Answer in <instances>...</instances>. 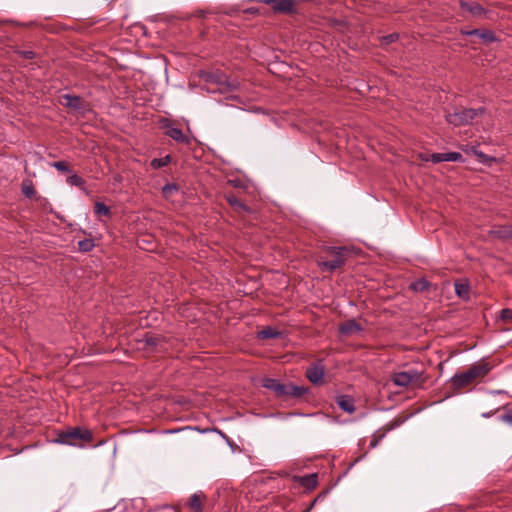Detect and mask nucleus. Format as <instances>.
Here are the masks:
<instances>
[{"label": "nucleus", "instance_id": "nucleus-1", "mask_svg": "<svg viewBox=\"0 0 512 512\" xmlns=\"http://www.w3.org/2000/svg\"><path fill=\"white\" fill-rule=\"evenodd\" d=\"M491 370V366L485 361H479L471 365L466 371L456 373L449 380L450 386L454 391H459L470 385L476 380L485 377Z\"/></svg>", "mask_w": 512, "mask_h": 512}, {"label": "nucleus", "instance_id": "nucleus-2", "mask_svg": "<svg viewBox=\"0 0 512 512\" xmlns=\"http://www.w3.org/2000/svg\"><path fill=\"white\" fill-rule=\"evenodd\" d=\"M94 439L90 429L81 426L68 427L65 430L57 432L54 442L62 445H69L78 448H84Z\"/></svg>", "mask_w": 512, "mask_h": 512}, {"label": "nucleus", "instance_id": "nucleus-3", "mask_svg": "<svg viewBox=\"0 0 512 512\" xmlns=\"http://www.w3.org/2000/svg\"><path fill=\"white\" fill-rule=\"evenodd\" d=\"M426 380L424 371H418L413 368L391 374L392 383L398 387L419 388L423 386Z\"/></svg>", "mask_w": 512, "mask_h": 512}, {"label": "nucleus", "instance_id": "nucleus-4", "mask_svg": "<svg viewBox=\"0 0 512 512\" xmlns=\"http://www.w3.org/2000/svg\"><path fill=\"white\" fill-rule=\"evenodd\" d=\"M324 251L333 257L332 260H318L317 265L322 271L333 272L341 268L347 260L349 250L346 247L340 246H327Z\"/></svg>", "mask_w": 512, "mask_h": 512}, {"label": "nucleus", "instance_id": "nucleus-5", "mask_svg": "<svg viewBox=\"0 0 512 512\" xmlns=\"http://www.w3.org/2000/svg\"><path fill=\"white\" fill-rule=\"evenodd\" d=\"M262 386L273 391L277 397L292 396L295 398H300L307 392V389L303 386H297L294 384H282L273 378H264L262 380Z\"/></svg>", "mask_w": 512, "mask_h": 512}, {"label": "nucleus", "instance_id": "nucleus-6", "mask_svg": "<svg viewBox=\"0 0 512 512\" xmlns=\"http://www.w3.org/2000/svg\"><path fill=\"white\" fill-rule=\"evenodd\" d=\"M484 108L480 107L477 109H461L456 110L452 113L446 114V120L448 123L454 126H461L470 124L474 118L481 116L484 113Z\"/></svg>", "mask_w": 512, "mask_h": 512}, {"label": "nucleus", "instance_id": "nucleus-7", "mask_svg": "<svg viewBox=\"0 0 512 512\" xmlns=\"http://www.w3.org/2000/svg\"><path fill=\"white\" fill-rule=\"evenodd\" d=\"M271 6L274 12L291 13L294 9L295 0H258Z\"/></svg>", "mask_w": 512, "mask_h": 512}, {"label": "nucleus", "instance_id": "nucleus-8", "mask_svg": "<svg viewBox=\"0 0 512 512\" xmlns=\"http://www.w3.org/2000/svg\"><path fill=\"white\" fill-rule=\"evenodd\" d=\"M162 127L165 128V134L179 143H189V138L182 132L181 129L171 125L170 121L165 119L162 121Z\"/></svg>", "mask_w": 512, "mask_h": 512}, {"label": "nucleus", "instance_id": "nucleus-9", "mask_svg": "<svg viewBox=\"0 0 512 512\" xmlns=\"http://www.w3.org/2000/svg\"><path fill=\"white\" fill-rule=\"evenodd\" d=\"M292 481L294 483H298L301 486L305 487L307 490L311 491L316 488L318 484V474L311 473L304 476L294 475L292 477Z\"/></svg>", "mask_w": 512, "mask_h": 512}, {"label": "nucleus", "instance_id": "nucleus-10", "mask_svg": "<svg viewBox=\"0 0 512 512\" xmlns=\"http://www.w3.org/2000/svg\"><path fill=\"white\" fill-rule=\"evenodd\" d=\"M63 99L66 101L65 106L72 110L82 112L87 108L86 101L80 96L66 94Z\"/></svg>", "mask_w": 512, "mask_h": 512}, {"label": "nucleus", "instance_id": "nucleus-11", "mask_svg": "<svg viewBox=\"0 0 512 512\" xmlns=\"http://www.w3.org/2000/svg\"><path fill=\"white\" fill-rule=\"evenodd\" d=\"M325 373V368L321 363L315 364L306 370L308 380L313 384H318L322 381Z\"/></svg>", "mask_w": 512, "mask_h": 512}, {"label": "nucleus", "instance_id": "nucleus-12", "mask_svg": "<svg viewBox=\"0 0 512 512\" xmlns=\"http://www.w3.org/2000/svg\"><path fill=\"white\" fill-rule=\"evenodd\" d=\"M459 5L461 9L468 11L474 17H482L486 14L485 8L477 2L460 0Z\"/></svg>", "mask_w": 512, "mask_h": 512}, {"label": "nucleus", "instance_id": "nucleus-13", "mask_svg": "<svg viewBox=\"0 0 512 512\" xmlns=\"http://www.w3.org/2000/svg\"><path fill=\"white\" fill-rule=\"evenodd\" d=\"M335 402L339 406V408L344 412H347L349 414L354 413L355 403L353 397L349 395H339L336 397Z\"/></svg>", "mask_w": 512, "mask_h": 512}, {"label": "nucleus", "instance_id": "nucleus-14", "mask_svg": "<svg viewBox=\"0 0 512 512\" xmlns=\"http://www.w3.org/2000/svg\"><path fill=\"white\" fill-rule=\"evenodd\" d=\"M362 331V327L354 319L347 320L339 326V332L343 335H352Z\"/></svg>", "mask_w": 512, "mask_h": 512}, {"label": "nucleus", "instance_id": "nucleus-15", "mask_svg": "<svg viewBox=\"0 0 512 512\" xmlns=\"http://www.w3.org/2000/svg\"><path fill=\"white\" fill-rule=\"evenodd\" d=\"M489 235L499 238L502 240H507L512 238V225H503L494 227L489 231Z\"/></svg>", "mask_w": 512, "mask_h": 512}, {"label": "nucleus", "instance_id": "nucleus-16", "mask_svg": "<svg viewBox=\"0 0 512 512\" xmlns=\"http://www.w3.org/2000/svg\"><path fill=\"white\" fill-rule=\"evenodd\" d=\"M206 83L225 84L228 83L227 76L220 72H207L202 76Z\"/></svg>", "mask_w": 512, "mask_h": 512}, {"label": "nucleus", "instance_id": "nucleus-17", "mask_svg": "<svg viewBox=\"0 0 512 512\" xmlns=\"http://www.w3.org/2000/svg\"><path fill=\"white\" fill-rule=\"evenodd\" d=\"M226 200L229 203V205L234 209V211H236L238 213H242V212L249 213L251 211V209L246 204L241 202L238 198H236L233 195L226 196Z\"/></svg>", "mask_w": 512, "mask_h": 512}, {"label": "nucleus", "instance_id": "nucleus-18", "mask_svg": "<svg viewBox=\"0 0 512 512\" xmlns=\"http://www.w3.org/2000/svg\"><path fill=\"white\" fill-rule=\"evenodd\" d=\"M205 498V496L202 494V492L194 493L188 502V506L193 510V512H202L203 505L202 500Z\"/></svg>", "mask_w": 512, "mask_h": 512}, {"label": "nucleus", "instance_id": "nucleus-19", "mask_svg": "<svg viewBox=\"0 0 512 512\" xmlns=\"http://www.w3.org/2000/svg\"><path fill=\"white\" fill-rule=\"evenodd\" d=\"M431 283L425 278L417 279L409 284V289L414 292H425L428 291Z\"/></svg>", "mask_w": 512, "mask_h": 512}, {"label": "nucleus", "instance_id": "nucleus-20", "mask_svg": "<svg viewBox=\"0 0 512 512\" xmlns=\"http://www.w3.org/2000/svg\"><path fill=\"white\" fill-rule=\"evenodd\" d=\"M21 192L27 198H32L35 195V188L30 179H25L21 184Z\"/></svg>", "mask_w": 512, "mask_h": 512}, {"label": "nucleus", "instance_id": "nucleus-21", "mask_svg": "<svg viewBox=\"0 0 512 512\" xmlns=\"http://www.w3.org/2000/svg\"><path fill=\"white\" fill-rule=\"evenodd\" d=\"M454 286H455V293L459 298L465 299V300L469 298L470 288H469L468 284L456 282Z\"/></svg>", "mask_w": 512, "mask_h": 512}, {"label": "nucleus", "instance_id": "nucleus-22", "mask_svg": "<svg viewBox=\"0 0 512 512\" xmlns=\"http://www.w3.org/2000/svg\"><path fill=\"white\" fill-rule=\"evenodd\" d=\"M280 332L272 327H266L258 332L259 339H274L280 336Z\"/></svg>", "mask_w": 512, "mask_h": 512}, {"label": "nucleus", "instance_id": "nucleus-23", "mask_svg": "<svg viewBox=\"0 0 512 512\" xmlns=\"http://www.w3.org/2000/svg\"><path fill=\"white\" fill-rule=\"evenodd\" d=\"M478 37L485 44H490V43L497 41V37H496L495 33L489 29H480V33H479Z\"/></svg>", "mask_w": 512, "mask_h": 512}, {"label": "nucleus", "instance_id": "nucleus-24", "mask_svg": "<svg viewBox=\"0 0 512 512\" xmlns=\"http://www.w3.org/2000/svg\"><path fill=\"white\" fill-rule=\"evenodd\" d=\"M67 183L70 184L71 186L79 187L81 190L87 193V190L85 188V180L81 176L73 174L67 178Z\"/></svg>", "mask_w": 512, "mask_h": 512}, {"label": "nucleus", "instance_id": "nucleus-25", "mask_svg": "<svg viewBox=\"0 0 512 512\" xmlns=\"http://www.w3.org/2000/svg\"><path fill=\"white\" fill-rule=\"evenodd\" d=\"M171 161V157L170 155H166L162 158H154L151 162H150V165L153 169H159V168H162L166 165H168Z\"/></svg>", "mask_w": 512, "mask_h": 512}, {"label": "nucleus", "instance_id": "nucleus-26", "mask_svg": "<svg viewBox=\"0 0 512 512\" xmlns=\"http://www.w3.org/2000/svg\"><path fill=\"white\" fill-rule=\"evenodd\" d=\"M143 341L147 347L156 348L161 344L162 338L160 336L147 334L145 335Z\"/></svg>", "mask_w": 512, "mask_h": 512}, {"label": "nucleus", "instance_id": "nucleus-27", "mask_svg": "<svg viewBox=\"0 0 512 512\" xmlns=\"http://www.w3.org/2000/svg\"><path fill=\"white\" fill-rule=\"evenodd\" d=\"M179 187L176 184H166L162 188V195L165 199H170L172 196L178 192Z\"/></svg>", "mask_w": 512, "mask_h": 512}, {"label": "nucleus", "instance_id": "nucleus-28", "mask_svg": "<svg viewBox=\"0 0 512 512\" xmlns=\"http://www.w3.org/2000/svg\"><path fill=\"white\" fill-rule=\"evenodd\" d=\"M94 212L98 216H109L110 208L102 202H96L94 205Z\"/></svg>", "mask_w": 512, "mask_h": 512}, {"label": "nucleus", "instance_id": "nucleus-29", "mask_svg": "<svg viewBox=\"0 0 512 512\" xmlns=\"http://www.w3.org/2000/svg\"><path fill=\"white\" fill-rule=\"evenodd\" d=\"M95 247L92 239H83L78 242V249L80 252H90Z\"/></svg>", "mask_w": 512, "mask_h": 512}, {"label": "nucleus", "instance_id": "nucleus-30", "mask_svg": "<svg viewBox=\"0 0 512 512\" xmlns=\"http://www.w3.org/2000/svg\"><path fill=\"white\" fill-rule=\"evenodd\" d=\"M51 166L60 172H64V173L71 172V169H70L68 163L65 161H55L51 164Z\"/></svg>", "mask_w": 512, "mask_h": 512}, {"label": "nucleus", "instance_id": "nucleus-31", "mask_svg": "<svg viewBox=\"0 0 512 512\" xmlns=\"http://www.w3.org/2000/svg\"><path fill=\"white\" fill-rule=\"evenodd\" d=\"M445 162H456L462 159V154L459 152H445Z\"/></svg>", "mask_w": 512, "mask_h": 512}, {"label": "nucleus", "instance_id": "nucleus-32", "mask_svg": "<svg viewBox=\"0 0 512 512\" xmlns=\"http://www.w3.org/2000/svg\"><path fill=\"white\" fill-rule=\"evenodd\" d=\"M425 161H431L433 163L445 162V154L444 153H433L429 155V157L424 159Z\"/></svg>", "mask_w": 512, "mask_h": 512}, {"label": "nucleus", "instance_id": "nucleus-33", "mask_svg": "<svg viewBox=\"0 0 512 512\" xmlns=\"http://www.w3.org/2000/svg\"><path fill=\"white\" fill-rule=\"evenodd\" d=\"M500 318L504 322H512V309L505 308L500 312Z\"/></svg>", "mask_w": 512, "mask_h": 512}, {"label": "nucleus", "instance_id": "nucleus-34", "mask_svg": "<svg viewBox=\"0 0 512 512\" xmlns=\"http://www.w3.org/2000/svg\"><path fill=\"white\" fill-rule=\"evenodd\" d=\"M398 37H399V35L397 33H392V34L383 36L382 42L384 44H390V43L395 42L398 39Z\"/></svg>", "mask_w": 512, "mask_h": 512}, {"label": "nucleus", "instance_id": "nucleus-35", "mask_svg": "<svg viewBox=\"0 0 512 512\" xmlns=\"http://www.w3.org/2000/svg\"><path fill=\"white\" fill-rule=\"evenodd\" d=\"M460 33L464 36H479L480 29H472V30L461 29Z\"/></svg>", "mask_w": 512, "mask_h": 512}, {"label": "nucleus", "instance_id": "nucleus-36", "mask_svg": "<svg viewBox=\"0 0 512 512\" xmlns=\"http://www.w3.org/2000/svg\"><path fill=\"white\" fill-rule=\"evenodd\" d=\"M383 437H384V434H379L378 435V434L375 433L373 435V438H372L371 442H370V448H375Z\"/></svg>", "mask_w": 512, "mask_h": 512}, {"label": "nucleus", "instance_id": "nucleus-37", "mask_svg": "<svg viewBox=\"0 0 512 512\" xmlns=\"http://www.w3.org/2000/svg\"><path fill=\"white\" fill-rule=\"evenodd\" d=\"M327 493H328V491H323L320 494H318L317 497L310 503L309 507L313 509V507L315 506V504L317 502L324 500Z\"/></svg>", "mask_w": 512, "mask_h": 512}, {"label": "nucleus", "instance_id": "nucleus-38", "mask_svg": "<svg viewBox=\"0 0 512 512\" xmlns=\"http://www.w3.org/2000/svg\"><path fill=\"white\" fill-rule=\"evenodd\" d=\"M21 54L25 59H33L35 57V53L31 50L22 51Z\"/></svg>", "mask_w": 512, "mask_h": 512}, {"label": "nucleus", "instance_id": "nucleus-39", "mask_svg": "<svg viewBox=\"0 0 512 512\" xmlns=\"http://www.w3.org/2000/svg\"><path fill=\"white\" fill-rule=\"evenodd\" d=\"M503 420L512 425V409L503 416Z\"/></svg>", "mask_w": 512, "mask_h": 512}, {"label": "nucleus", "instance_id": "nucleus-40", "mask_svg": "<svg viewBox=\"0 0 512 512\" xmlns=\"http://www.w3.org/2000/svg\"><path fill=\"white\" fill-rule=\"evenodd\" d=\"M312 510V508H310L309 506L306 508V510H304L303 512H310Z\"/></svg>", "mask_w": 512, "mask_h": 512}, {"label": "nucleus", "instance_id": "nucleus-41", "mask_svg": "<svg viewBox=\"0 0 512 512\" xmlns=\"http://www.w3.org/2000/svg\"><path fill=\"white\" fill-rule=\"evenodd\" d=\"M166 509H168L169 512H178L177 510H174V509H170L168 507H166Z\"/></svg>", "mask_w": 512, "mask_h": 512}, {"label": "nucleus", "instance_id": "nucleus-42", "mask_svg": "<svg viewBox=\"0 0 512 512\" xmlns=\"http://www.w3.org/2000/svg\"><path fill=\"white\" fill-rule=\"evenodd\" d=\"M204 14H205V12H204V11H201V12L199 13V16H200V17H204Z\"/></svg>", "mask_w": 512, "mask_h": 512}, {"label": "nucleus", "instance_id": "nucleus-43", "mask_svg": "<svg viewBox=\"0 0 512 512\" xmlns=\"http://www.w3.org/2000/svg\"><path fill=\"white\" fill-rule=\"evenodd\" d=\"M476 154H477V156H479V157L484 156V154H483L482 152H479V153H476Z\"/></svg>", "mask_w": 512, "mask_h": 512}]
</instances>
